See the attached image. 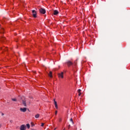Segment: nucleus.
I'll return each instance as SVG.
<instances>
[{
    "instance_id": "obj_1",
    "label": "nucleus",
    "mask_w": 130,
    "mask_h": 130,
    "mask_svg": "<svg viewBox=\"0 0 130 130\" xmlns=\"http://www.w3.org/2000/svg\"><path fill=\"white\" fill-rule=\"evenodd\" d=\"M39 12H40V14H45V13H46V10H45V9H44L43 8H41L39 9Z\"/></svg>"
},
{
    "instance_id": "obj_2",
    "label": "nucleus",
    "mask_w": 130,
    "mask_h": 130,
    "mask_svg": "<svg viewBox=\"0 0 130 130\" xmlns=\"http://www.w3.org/2000/svg\"><path fill=\"white\" fill-rule=\"evenodd\" d=\"M32 14L34 18H37V12L35 10H32Z\"/></svg>"
},
{
    "instance_id": "obj_3",
    "label": "nucleus",
    "mask_w": 130,
    "mask_h": 130,
    "mask_svg": "<svg viewBox=\"0 0 130 130\" xmlns=\"http://www.w3.org/2000/svg\"><path fill=\"white\" fill-rule=\"evenodd\" d=\"M58 78H61V79H63V72H61L58 74Z\"/></svg>"
},
{
    "instance_id": "obj_4",
    "label": "nucleus",
    "mask_w": 130,
    "mask_h": 130,
    "mask_svg": "<svg viewBox=\"0 0 130 130\" xmlns=\"http://www.w3.org/2000/svg\"><path fill=\"white\" fill-rule=\"evenodd\" d=\"M66 63H67V66H68L69 67H71V66H73V63L71 61H67L66 62Z\"/></svg>"
},
{
    "instance_id": "obj_5",
    "label": "nucleus",
    "mask_w": 130,
    "mask_h": 130,
    "mask_svg": "<svg viewBox=\"0 0 130 130\" xmlns=\"http://www.w3.org/2000/svg\"><path fill=\"white\" fill-rule=\"evenodd\" d=\"M20 130H26V125L22 124L20 126Z\"/></svg>"
},
{
    "instance_id": "obj_6",
    "label": "nucleus",
    "mask_w": 130,
    "mask_h": 130,
    "mask_svg": "<svg viewBox=\"0 0 130 130\" xmlns=\"http://www.w3.org/2000/svg\"><path fill=\"white\" fill-rule=\"evenodd\" d=\"M22 102L23 106H24L25 107H26L27 104H26V100H25V99L24 100H22Z\"/></svg>"
},
{
    "instance_id": "obj_7",
    "label": "nucleus",
    "mask_w": 130,
    "mask_h": 130,
    "mask_svg": "<svg viewBox=\"0 0 130 130\" xmlns=\"http://www.w3.org/2000/svg\"><path fill=\"white\" fill-rule=\"evenodd\" d=\"M20 111H21L22 112H26V111H27V108H21L20 109Z\"/></svg>"
},
{
    "instance_id": "obj_8",
    "label": "nucleus",
    "mask_w": 130,
    "mask_h": 130,
    "mask_svg": "<svg viewBox=\"0 0 130 130\" xmlns=\"http://www.w3.org/2000/svg\"><path fill=\"white\" fill-rule=\"evenodd\" d=\"M54 105L56 109H58V107L57 106V103L54 100Z\"/></svg>"
},
{
    "instance_id": "obj_9",
    "label": "nucleus",
    "mask_w": 130,
    "mask_h": 130,
    "mask_svg": "<svg viewBox=\"0 0 130 130\" xmlns=\"http://www.w3.org/2000/svg\"><path fill=\"white\" fill-rule=\"evenodd\" d=\"M58 14V11L57 10H54L53 11V15H55V16H56Z\"/></svg>"
},
{
    "instance_id": "obj_10",
    "label": "nucleus",
    "mask_w": 130,
    "mask_h": 130,
    "mask_svg": "<svg viewBox=\"0 0 130 130\" xmlns=\"http://www.w3.org/2000/svg\"><path fill=\"white\" fill-rule=\"evenodd\" d=\"M48 76L50 77V78H52V72L51 71L49 72Z\"/></svg>"
},
{
    "instance_id": "obj_11",
    "label": "nucleus",
    "mask_w": 130,
    "mask_h": 130,
    "mask_svg": "<svg viewBox=\"0 0 130 130\" xmlns=\"http://www.w3.org/2000/svg\"><path fill=\"white\" fill-rule=\"evenodd\" d=\"M77 61H78V59H76V60L74 61V67H76V66H77Z\"/></svg>"
},
{
    "instance_id": "obj_12",
    "label": "nucleus",
    "mask_w": 130,
    "mask_h": 130,
    "mask_svg": "<svg viewBox=\"0 0 130 130\" xmlns=\"http://www.w3.org/2000/svg\"><path fill=\"white\" fill-rule=\"evenodd\" d=\"M39 116H40L39 114H38L35 115L36 118H39Z\"/></svg>"
},
{
    "instance_id": "obj_13",
    "label": "nucleus",
    "mask_w": 130,
    "mask_h": 130,
    "mask_svg": "<svg viewBox=\"0 0 130 130\" xmlns=\"http://www.w3.org/2000/svg\"><path fill=\"white\" fill-rule=\"evenodd\" d=\"M26 126H27V128H30V124H27Z\"/></svg>"
},
{
    "instance_id": "obj_14",
    "label": "nucleus",
    "mask_w": 130,
    "mask_h": 130,
    "mask_svg": "<svg viewBox=\"0 0 130 130\" xmlns=\"http://www.w3.org/2000/svg\"><path fill=\"white\" fill-rule=\"evenodd\" d=\"M6 39V38H2L1 39L2 41H5V40Z\"/></svg>"
},
{
    "instance_id": "obj_15",
    "label": "nucleus",
    "mask_w": 130,
    "mask_h": 130,
    "mask_svg": "<svg viewBox=\"0 0 130 130\" xmlns=\"http://www.w3.org/2000/svg\"><path fill=\"white\" fill-rule=\"evenodd\" d=\"M12 101H17V99H12Z\"/></svg>"
},
{
    "instance_id": "obj_16",
    "label": "nucleus",
    "mask_w": 130,
    "mask_h": 130,
    "mask_svg": "<svg viewBox=\"0 0 130 130\" xmlns=\"http://www.w3.org/2000/svg\"><path fill=\"white\" fill-rule=\"evenodd\" d=\"M70 121H72V123H74V121H73V118L70 119Z\"/></svg>"
},
{
    "instance_id": "obj_17",
    "label": "nucleus",
    "mask_w": 130,
    "mask_h": 130,
    "mask_svg": "<svg viewBox=\"0 0 130 130\" xmlns=\"http://www.w3.org/2000/svg\"><path fill=\"white\" fill-rule=\"evenodd\" d=\"M31 126H34L35 124L34 123H31Z\"/></svg>"
},
{
    "instance_id": "obj_18",
    "label": "nucleus",
    "mask_w": 130,
    "mask_h": 130,
    "mask_svg": "<svg viewBox=\"0 0 130 130\" xmlns=\"http://www.w3.org/2000/svg\"><path fill=\"white\" fill-rule=\"evenodd\" d=\"M81 89H78V93H81Z\"/></svg>"
},
{
    "instance_id": "obj_19",
    "label": "nucleus",
    "mask_w": 130,
    "mask_h": 130,
    "mask_svg": "<svg viewBox=\"0 0 130 130\" xmlns=\"http://www.w3.org/2000/svg\"><path fill=\"white\" fill-rule=\"evenodd\" d=\"M4 50H5V51H7V50H8V48H5L4 49Z\"/></svg>"
},
{
    "instance_id": "obj_20",
    "label": "nucleus",
    "mask_w": 130,
    "mask_h": 130,
    "mask_svg": "<svg viewBox=\"0 0 130 130\" xmlns=\"http://www.w3.org/2000/svg\"><path fill=\"white\" fill-rule=\"evenodd\" d=\"M44 123H42L41 126H44Z\"/></svg>"
},
{
    "instance_id": "obj_21",
    "label": "nucleus",
    "mask_w": 130,
    "mask_h": 130,
    "mask_svg": "<svg viewBox=\"0 0 130 130\" xmlns=\"http://www.w3.org/2000/svg\"><path fill=\"white\" fill-rule=\"evenodd\" d=\"M81 94H82L81 92H79V96H81Z\"/></svg>"
},
{
    "instance_id": "obj_22",
    "label": "nucleus",
    "mask_w": 130,
    "mask_h": 130,
    "mask_svg": "<svg viewBox=\"0 0 130 130\" xmlns=\"http://www.w3.org/2000/svg\"><path fill=\"white\" fill-rule=\"evenodd\" d=\"M55 114L57 115V111H55Z\"/></svg>"
},
{
    "instance_id": "obj_23",
    "label": "nucleus",
    "mask_w": 130,
    "mask_h": 130,
    "mask_svg": "<svg viewBox=\"0 0 130 130\" xmlns=\"http://www.w3.org/2000/svg\"><path fill=\"white\" fill-rule=\"evenodd\" d=\"M2 116H4V115H5V114L2 113Z\"/></svg>"
},
{
    "instance_id": "obj_24",
    "label": "nucleus",
    "mask_w": 130,
    "mask_h": 130,
    "mask_svg": "<svg viewBox=\"0 0 130 130\" xmlns=\"http://www.w3.org/2000/svg\"><path fill=\"white\" fill-rule=\"evenodd\" d=\"M10 122L12 123L13 122V120H10Z\"/></svg>"
},
{
    "instance_id": "obj_25",
    "label": "nucleus",
    "mask_w": 130,
    "mask_h": 130,
    "mask_svg": "<svg viewBox=\"0 0 130 130\" xmlns=\"http://www.w3.org/2000/svg\"><path fill=\"white\" fill-rule=\"evenodd\" d=\"M59 121H61V119H59Z\"/></svg>"
},
{
    "instance_id": "obj_26",
    "label": "nucleus",
    "mask_w": 130,
    "mask_h": 130,
    "mask_svg": "<svg viewBox=\"0 0 130 130\" xmlns=\"http://www.w3.org/2000/svg\"><path fill=\"white\" fill-rule=\"evenodd\" d=\"M2 127V124H0V128Z\"/></svg>"
},
{
    "instance_id": "obj_27",
    "label": "nucleus",
    "mask_w": 130,
    "mask_h": 130,
    "mask_svg": "<svg viewBox=\"0 0 130 130\" xmlns=\"http://www.w3.org/2000/svg\"><path fill=\"white\" fill-rule=\"evenodd\" d=\"M64 129H66V128H64L63 130H64Z\"/></svg>"
},
{
    "instance_id": "obj_28",
    "label": "nucleus",
    "mask_w": 130,
    "mask_h": 130,
    "mask_svg": "<svg viewBox=\"0 0 130 130\" xmlns=\"http://www.w3.org/2000/svg\"><path fill=\"white\" fill-rule=\"evenodd\" d=\"M55 129H56V128L54 130H55Z\"/></svg>"
},
{
    "instance_id": "obj_29",
    "label": "nucleus",
    "mask_w": 130,
    "mask_h": 130,
    "mask_svg": "<svg viewBox=\"0 0 130 130\" xmlns=\"http://www.w3.org/2000/svg\"><path fill=\"white\" fill-rule=\"evenodd\" d=\"M0 89H1V87H0Z\"/></svg>"
}]
</instances>
